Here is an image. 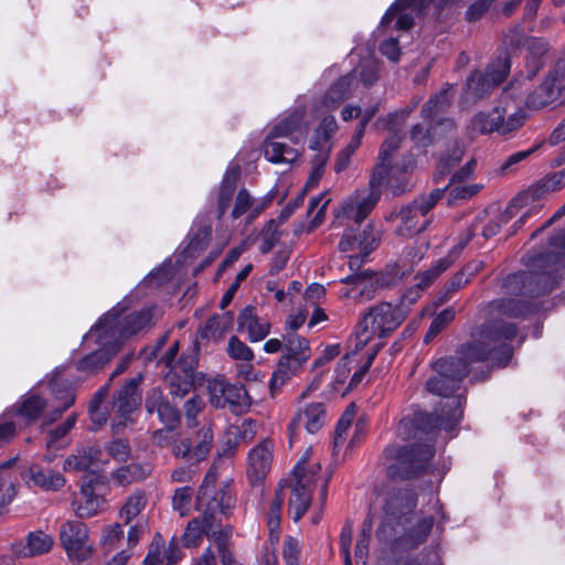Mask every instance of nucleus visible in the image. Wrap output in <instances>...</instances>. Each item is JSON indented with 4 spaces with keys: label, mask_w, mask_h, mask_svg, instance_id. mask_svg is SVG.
Wrapping results in <instances>:
<instances>
[{
    "label": "nucleus",
    "mask_w": 565,
    "mask_h": 565,
    "mask_svg": "<svg viewBox=\"0 0 565 565\" xmlns=\"http://www.w3.org/2000/svg\"><path fill=\"white\" fill-rule=\"evenodd\" d=\"M126 309L125 302H119L95 324L100 330L98 338L105 345L110 344L113 352H118L128 338L149 328L152 323L151 308L122 316Z\"/></svg>",
    "instance_id": "39448f33"
},
{
    "label": "nucleus",
    "mask_w": 565,
    "mask_h": 565,
    "mask_svg": "<svg viewBox=\"0 0 565 565\" xmlns=\"http://www.w3.org/2000/svg\"><path fill=\"white\" fill-rule=\"evenodd\" d=\"M204 407L205 402L199 395L192 396L184 403L185 420L189 427L198 425V416L202 413Z\"/></svg>",
    "instance_id": "13d9d810"
},
{
    "label": "nucleus",
    "mask_w": 565,
    "mask_h": 565,
    "mask_svg": "<svg viewBox=\"0 0 565 565\" xmlns=\"http://www.w3.org/2000/svg\"><path fill=\"white\" fill-rule=\"evenodd\" d=\"M250 397L246 388L241 384H232L227 388L226 397L220 408L228 407L233 414L239 415L248 411Z\"/></svg>",
    "instance_id": "ea45409f"
},
{
    "label": "nucleus",
    "mask_w": 565,
    "mask_h": 565,
    "mask_svg": "<svg viewBox=\"0 0 565 565\" xmlns=\"http://www.w3.org/2000/svg\"><path fill=\"white\" fill-rule=\"evenodd\" d=\"M341 281L351 285L350 288L340 291L345 298L363 301L374 297L377 279L372 274L361 273L359 275L348 276L341 279Z\"/></svg>",
    "instance_id": "2f4dec72"
},
{
    "label": "nucleus",
    "mask_w": 565,
    "mask_h": 565,
    "mask_svg": "<svg viewBox=\"0 0 565 565\" xmlns=\"http://www.w3.org/2000/svg\"><path fill=\"white\" fill-rule=\"evenodd\" d=\"M145 406L148 413H157L168 429H173L180 422L179 411L164 398L159 388L149 391Z\"/></svg>",
    "instance_id": "c85d7f7f"
},
{
    "label": "nucleus",
    "mask_w": 565,
    "mask_h": 565,
    "mask_svg": "<svg viewBox=\"0 0 565 565\" xmlns=\"http://www.w3.org/2000/svg\"><path fill=\"white\" fill-rule=\"evenodd\" d=\"M232 535V527H225L220 532H212V540L216 543L222 565H235L234 557L226 547L227 537Z\"/></svg>",
    "instance_id": "4d7b16f0"
},
{
    "label": "nucleus",
    "mask_w": 565,
    "mask_h": 565,
    "mask_svg": "<svg viewBox=\"0 0 565 565\" xmlns=\"http://www.w3.org/2000/svg\"><path fill=\"white\" fill-rule=\"evenodd\" d=\"M306 109L297 106L294 111L277 121L264 141V156L273 163H292L298 158V151L277 138H289L294 143L302 141L308 131L309 122L305 120Z\"/></svg>",
    "instance_id": "20e7f679"
},
{
    "label": "nucleus",
    "mask_w": 565,
    "mask_h": 565,
    "mask_svg": "<svg viewBox=\"0 0 565 565\" xmlns=\"http://www.w3.org/2000/svg\"><path fill=\"white\" fill-rule=\"evenodd\" d=\"M102 478L96 473H86L83 476L81 492L73 501V509L78 518L85 519L94 516L104 500L97 492V488L102 486Z\"/></svg>",
    "instance_id": "412c9836"
},
{
    "label": "nucleus",
    "mask_w": 565,
    "mask_h": 565,
    "mask_svg": "<svg viewBox=\"0 0 565 565\" xmlns=\"http://www.w3.org/2000/svg\"><path fill=\"white\" fill-rule=\"evenodd\" d=\"M460 183H449V190H450V200H467L476 195L481 189V184H461Z\"/></svg>",
    "instance_id": "e2e57ef3"
},
{
    "label": "nucleus",
    "mask_w": 565,
    "mask_h": 565,
    "mask_svg": "<svg viewBox=\"0 0 565 565\" xmlns=\"http://www.w3.org/2000/svg\"><path fill=\"white\" fill-rule=\"evenodd\" d=\"M416 504V498L412 491L399 490L390 495L385 504V510L387 514L399 518L412 512Z\"/></svg>",
    "instance_id": "58836bf2"
},
{
    "label": "nucleus",
    "mask_w": 565,
    "mask_h": 565,
    "mask_svg": "<svg viewBox=\"0 0 565 565\" xmlns=\"http://www.w3.org/2000/svg\"><path fill=\"white\" fill-rule=\"evenodd\" d=\"M211 234L212 227L210 225H201L195 222L190 233V241L184 249L185 258H195L200 255L206 248Z\"/></svg>",
    "instance_id": "a19ab883"
},
{
    "label": "nucleus",
    "mask_w": 565,
    "mask_h": 565,
    "mask_svg": "<svg viewBox=\"0 0 565 565\" xmlns=\"http://www.w3.org/2000/svg\"><path fill=\"white\" fill-rule=\"evenodd\" d=\"M521 87H522V82L520 78H514L513 81H511L510 84L503 90L500 104L498 106H495V109L501 110V111L504 110V114L502 116L503 122L509 120V116L511 114H513V113L520 114L522 117L521 122H520V128L524 125V122L526 120V116H527L526 111L520 105H516L512 102H508L507 99L508 98L514 99V98L521 96Z\"/></svg>",
    "instance_id": "c9c22d12"
},
{
    "label": "nucleus",
    "mask_w": 565,
    "mask_h": 565,
    "mask_svg": "<svg viewBox=\"0 0 565 565\" xmlns=\"http://www.w3.org/2000/svg\"><path fill=\"white\" fill-rule=\"evenodd\" d=\"M327 422V413L322 403H310L300 407L288 425L289 440L292 444L297 437V431L301 427L308 434L318 433Z\"/></svg>",
    "instance_id": "b1692460"
},
{
    "label": "nucleus",
    "mask_w": 565,
    "mask_h": 565,
    "mask_svg": "<svg viewBox=\"0 0 565 565\" xmlns=\"http://www.w3.org/2000/svg\"><path fill=\"white\" fill-rule=\"evenodd\" d=\"M231 383L227 382L223 377H215L212 380H209L207 382V392L210 397V403L213 407H221L223 399L226 397L227 388L230 387Z\"/></svg>",
    "instance_id": "603ef678"
},
{
    "label": "nucleus",
    "mask_w": 565,
    "mask_h": 565,
    "mask_svg": "<svg viewBox=\"0 0 565 565\" xmlns=\"http://www.w3.org/2000/svg\"><path fill=\"white\" fill-rule=\"evenodd\" d=\"M301 553V547L298 542L292 536H287L284 540L282 544V558L286 565H299V557Z\"/></svg>",
    "instance_id": "680f3d73"
},
{
    "label": "nucleus",
    "mask_w": 565,
    "mask_h": 565,
    "mask_svg": "<svg viewBox=\"0 0 565 565\" xmlns=\"http://www.w3.org/2000/svg\"><path fill=\"white\" fill-rule=\"evenodd\" d=\"M452 90V85L446 84L424 105L422 116L424 120L428 121V127L416 124L411 130V139L417 146L427 147L434 142L435 126H445L449 131L455 128V122L451 119L440 117L451 105Z\"/></svg>",
    "instance_id": "1a4fd4ad"
},
{
    "label": "nucleus",
    "mask_w": 565,
    "mask_h": 565,
    "mask_svg": "<svg viewBox=\"0 0 565 565\" xmlns=\"http://www.w3.org/2000/svg\"><path fill=\"white\" fill-rule=\"evenodd\" d=\"M242 438V428L238 425H230L224 435V452L233 454Z\"/></svg>",
    "instance_id": "774afa93"
},
{
    "label": "nucleus",
    "mask_w": 565,
    "mask_h": 565,
    "mask_svg": "<svg viewBox=\"0 0 565 565\" xmlns=\"http://www.w3.org/2000/svg\"><path fill=\"white\" fill-rule=\"evenodd\" d=\"M99 333V328L93 326L88 333L85 334L83 344L86 345L90 341H95L98 348L77 362L78 371L87 373L95 372L103 367L105 363L108 362L110 358L117 353L111 351L110 344L105 345L103 341H100L98 338Z\"/></svg>",
    "instance_id": "cd10ccee"
},
{
    "label": "nucleus",
    "mask_w": 565,
    "mask_h": 565,
    "mask_svg": "<svg viewBox=\"0 0 565 565\" xmlns=\"http://www.w3.org/2000/svg\"><path fill=\"white\" fill-rule=\"evenodd\" d=\"M150 473L147 465L130 463L118 468L113 472V480L118 486H128L132 482L143 480Z\"/></svg>",
    "instance_id": "c03bdc74"
},
{
    "label": "nucleus",
    "mask_w": 565,
    "mask_h": 565,
    "mask_svg": "<svg viewBox=\"0 0 565 565\" xmlns=\"http://www.w3.org/2000/svg\"><path fill=\"white\" fill-rule=\"evenodd\" d=\"M349 75L354 76L355 86L358 76L365 86H370L377 79V62L373 57H367Z\"/></svg>",
    "instance_id": "3c124183"
},
{
    "label": "nucleus",
    "mask_w": 565,
    "mask_h": 565,
    "mask_svg": "<svg viewBox=\"0 0 565 565\" xmlns=\"http://www.w3.org/2000/svg\"><path fill=\"white\" fill-rule=\"evenodd\" d=\"M196 366L194 358H181L166 376L172 396L183 397L193 387V372Z\"/></svg>",
    "instance_id": "bb28decb"
},
{
    "label": "nucleus",
    "mask_w": 565,
    "mask_h": 565,
    "mask_svg": "<svg viewBox=\"0 0 565 565\" xmlns=\"http://www.w3.org/2000/svg\"><path fill=\"white\" fill-rule=\"evenodd\" d=\"M193 497L192 488L185 486L178 488L172 497V508L181 516H185L191 508Z\"/></svg>",
    "instance_id": "5fc2aeb1"
},
{
    "label": "nucleus",
    "mask_w": 565,
    "mask_h": 565,
    "mask_svg": "<svg viewBox=\"0 0 565 565\" xmlns=\"http://www.w3.org/2000/svg\"><path fill=\"white\" fill-rule=\"evenodd\" d=\"M105 395L106 392L104 390H100L89 405L90 419L97 426L103 425L107 420L106 413L100 407L102 398Z\"/></svg>",
    "instance_id": "338daca9"
},
{
    "label": "nucleus",
    "mask_w": 565,
    "mask_h": 565,
    "mask_svg": "<svg viewBox=\"0 0 565 565\" xmlns=\"http://www.w3.org/2000/svg\"><path fill=\"white\" fill-rule=\"evenodd\" d=\"M449 408V412L444 413L440 417L434 418L433 415L428 414H418L415 419L403 418L398 424V435L403 438H409L412 436L411 430L415 428V425L419 424H433L434 427L450 429L457 422L460 420L462 416V409L460 407V401L458 398H452L447 402L446 405Z\"/></svg>",
    "instance_id": "aec40b11"
},
{
    "label": "nucleus",
    "mask_w": 565,
    "mask_h": 565,
    "mask_svg": "<svg viewBox=\"0 0 565 565\" xmlns=\"http://www.w3.org/2000/svg\"><path fill=\"white\" fill-rule=\"evenodd\" d=\"M418 104L419 99H415L411 105L390 113L384 117H380L375 121V127L379 130L388 131L390 136L381 146L377 164L370 179V188L363 191H356L343 203L337 214V218L341 223L345 220L361 223L379 202L381 185L384 182H391L395 175L405 174L413 170L415 162L412 157L404 159L402 164L395 166L391 164V160L404 138L403 127L405 121Z\"/></svg>",
    "instance_id": "f03ea898"
},
{
    "label": "nucleus",
    "mask_w": 565,
    "mask_h": 565,
    "mask_svg": "<svg viewBox=\"0 0 565 565\" xmlns=\"http://www.w3.org/2000/svg\"><path fill=\"white\" fill-rule=\"evenodd\" d=\"M451 266V259H438L429 269L423 271L417 275V284L416 289H411L409 291H417L427 288L441 273L447 270Z\"/></svg>",
    "instance_id": "49530a36"
},
{
    "label": "nucleus",
    "mask_w": 565,
    "mask_h": 565,
    "mask_svg": "<svg viewBox=\"0 0 565 565\" xmlns=\"http://www.w3.org/2000/svg\"><path fill=\"white\" fill-rule=\"evenodd\" d=\"M12 409L8 411L0 418V448L9 444L15 436L17 424L12 419Z\"/></svg>",
    "instance_id": "bf43d9fd"
},
{
    "label": "nucleus",
    "mask_w": 565,
    "mask_h": 565,
    "mask_svg": "<svg viewBox=\"0 0 565 565\" xmlns=\"http://www.w3.org/2000/svg\"><path fill=\"white\" fill-rule=\"evenodd\" d=\"M274 444L269 439L262 440L248 452L247 477L253 484L260 483L269 472L273 463Z\"/></svg>",
    "instance_id": "a878e982"
},
{
    "label": "nucleus",
    "mask_w": 565,
    "mask_h": 565,
    "mask_svg": "<svg viewBox=\"0 0 565 565\" xmlns=\"http://www.w3.org/2000/svg\"><path fill=\"white\" fill-rule=\"evenodd\" d=\"M285 500L284 488L280 487L277 492L275 500L271 502L269 512H268V529L275 530L280 525V515H281V507Z\"/></svg>",
    "instance_id": "0e129e2a"
},
{
    "label": "nucleus",
    "mask_w": 565,
    "mask_h": 565,
    "mask_svg": "<svg viewBox=\"0 0 565 565\" xmlns=\"http://www.w3.org/2000/svg\"><path fill=\"white\" fill-rule=\"evenodd\" d=\"M434 525L433 516L420 519L417 524L408 532L407 540L412 546L423 543L431 531Z\"/></svg>",
    "instance_id": "6e6d98bb"
},
{
    "label": "nucleus",
    "mask_w": 565,
    "mask_h": 565,
    "mask_svg": "<svg viewBox=\"0 0 565 565\" xmlns=\"http://www.w3.org/2000/svg\"><path fill=\"white\" fill-rule=\"evenodd\" d=\"M417 298V291H407L395 305L384 301L370 308L359 324L356 347L365 345L373 337L381 339L393 333L406 319L409 305Z\"/></svg>",
    "instance_id": "7ed1b4c3"
},
{
    "label": "nucleus",
    "mask_w": 565,
    "mask_h": 565,
    "mask_svg": "<svg viewBox=\"0 0 565 565\" xmlns=\"http://www.w3.org/2000/svg\"><path fill=\"white\" fill-rule=\"evenodd\" d=\"M216 479V470L212 467L199 489L198 504L210 505V510L221 509V512H231L235 503L234 497L228 486L215 489Z\"/></svg>",
    "instance_id": "6ab92c4d"
},
{
    "label": "nucleus",
    "mask_w": 565,
    "mask_h": 565,
    "mask_svg": "<svg viewBox=\"0 0 565 565\" xmlns=\"http://www.w3.org/2000/svg\"><path fill=\"white\" fill-rule=\"evenodd\" d=\"M428 211L417 200L402 207L398 213L392 212L388 220L398 217L401 224L396 227V234L399 236H413L424 231L430 223Z\"/></svg>",
    "instance_id": "5701e85b"
},
{
    "label": "nucleus",
    "mask_w": 565,
    "mask_h": 565,
    "mask_svg": "<svg viewBox=\"0 0 565 565\" xmlns=\"http://www.w3.org/2000/svg\"><path fill=\"white\" fill-rule=\"evenodd\" d=\"M379 238V233L374 231L373 226L367 225L358 236L360 255L366 257L374 249Z\"/></svg>",
    "instance_id": "052dcab7"
},
{
    "label": "nucleus",
    "mask_w": 565,
    "mask_h": 565,
    "mask_svg": "<svg viewBox=\"0 0 565 565\" xmlns=\"http://www.w3.org/2000/svg\"><path fill=\"white\" fill-rule=\"evenodd\" d=\"M138 380L129 381L120 388L113 402V426L120 427L131 419V414L140 405L141 395L138 391Z\"/></svg>",
    "instance_id": "4be33fe9"
},
{
    "label": "nucleus",
    "mask_w": 565,
    "mask_h": 565,
    "mask_svg": "<svg viewBox=\"0 0 565 565\" xmlns=\"http://www.w3.org/2000/svg\"><path fill=\"white\" fill-rule=\"evenodd\" d=\"M60 540L68 558L74 563H83L93 554L87 526L79 521H67L60 529Z\"/></svg>",
    "instance_id": "2eb2a0df"
},
{
    "label": "nucleus",
    "mask_w": 565,
    "mask_h": 565,
    "mask_svg": "<svg viewBox=\"0 0 565 565\" xmlns=\"http://www.w3.org/2000/svg\"><path fill=\"white\" fill-rule=\"evenodd\" d=\"M102 455L100 449L89 447L78 451L77 455L70 456L65 459V470H89L98 457Z\"/></svg>",
    "instance_id": "a18cd8bd"
},
{
    "label": "nucleus",
    "mask_w": 565,
    "mask_h": 565,
    "mask_svg": "<svg viewBox=\"0 0 565 565\" xmlns=\"http://www.w3.org/2000/svg\"><path fill=\"white\" fill-rule=\"evenodd\" d=\"M226 352L232 360L237 362H252L255 358L253 350L236 335L228 339Z\"/></svg>",
    "instance_id": "8fccbe9b"
},
{
    "label": "nucleus",
    "mask_w": 565,
    "mask_h": 565,
    "mask_svg": "<svg viewBox=\"0 0 565 565\" xmlns=\"http://www.w3.org/2000/svg\"><path fill=\"white\" fill-rule=\"evenodd\" d=\"M42 394L43 396L35 390L30 391L12 413L25 419L26 423H31L39 417L45 406H51L53 408L52 414L46 415V423H51L71 407L75 401L72 390L63 384L57 376L45 385Z\"/></svg>",
    "instance_id": "423d86ee"
},
{
    "label": "nucleus",
    "mask_w": 565,
    "mask_h": 565,
    "mask_svg": "<svg viewBox=\"0 0 565 565\" xmlns=\"http://www.w3.org/2000/svg\"><path fill=\"white\" fill-rule=\"evenodd\" d=\"M241 168L238 164H230L224 177L222 183L218 188L216 204H217V214L216 217L221 220L225 214L226 210L230 206V203L233 200V195L236 190V183L239 178Z\"/></svg>",
    "instance_id": "72a5a7b5"
},
{
    "label": "nucleus",
    "mask_w": 565,
    "mask_h": 565,
    "mask_svg": "<svg viewBox=\"0 0 565 565\" xmlns=\"http://www.w3.org/2000/svg\"><path fill=\"white\" fill-rule=\"evenodd\" d=\"M54 540L51 535L42 532H31L21 541L13 545V552L19 557H33L47 553L53 546Z\"/></svg>",
    "instance_id": "473e14b6"
},
{
    "label": "nucleus",
    "mask_w": 565,
    "mask_h": 565,
    "mask_svg": "<svg viewBox=\"0 0 565 565\" xmlns=\"http://www.w3.org/2000/svg\"><path fill=\"white\" fill-rule=\"evenodd\" d=\"M147 504V498L142 491H136L131 495L128 497L126 503L122 505L120 510V518L125 520L126 523H129L134 518H136Z\"/></svg>",
    "instance_id": "de8ad7c7"
},
{
    "label": "nucleus",
    "mask_w": 565,
    "mask_h": 565,
    "mask_svg": "<svg viewBox=\"0 0 565 565\" xmlns=\"http://www.w3.org/2000/svg\"><path fill=\"white\" fill-rule=\"evenodd\" d=\"M355 415L354 405H350L340 417L333 437V451L335 452L340 446L345 441L348 431L353 423Z\"/></svg>",
    "instance_id": "09e8293b"
},
{
    "label": "nucleus",
    "mask_w": 565,
    "mask_h": 565,
    "mask_svg": "<svg viewBox=\"0 0 565 565\" xmlns=\"http://www.w3.org/2000/svg\"><path fill=\"white\" fill-rule=\"evenodd\" d=\"M492 318L473 333L472 341L462 347L458 356L439 359L435 363L436 375L426 383V390L443 397L450 396L459 388L473 362L491 361L504 366L511 356L510 341L516 334L514 323L502 317L518 318L531 311L527 301L521 299L494 300L489 305Z\"/></svg>",
    "instance_id": "f257e3e1"
},
{
    "label": "nucleus",
    "mask_w": 565,
    "mask_h": 565,
    "mask_svg": "<svg viewBox=\"0 0 565 565\" xmlns=\"http://www.w3.org/2000/svg\"><path fill=\"white\" fill-rule=\"evenodd\" d=\"M550 255L530 256L531 270L509 275L503 282L504 292L513 296L535 297L553 289L554 268L545 265Z\"/></svg>",
    "instance_id": "0eeeda50"
},
{
    "label": "nucleus",
    "mask_w": 565,
    "mask_h": 565,
    "mask_svg": "<svg viewBox=\"0 0 565 565\" xmlns=\"http://www.w3.org/2000/svg\"><path fill=\"white\" fill-rule=\"evenodd\" d=\"M503 114L504 110H498L495 107L489 113H477L467 126L468 134L475 136L498 132L504 136L518 130L522 119L521 115L513 113L509 116V120L503 122Z\"/></svg>",
    "instance_id": "dca6fc26"
},
{
    "label": "nucleus",
    "mask_w": 565,
    "mask_h": 565,
    "mask_svg": "<svg viewBox=\"0 0 565 565\" xmlns=\"http://www.w3.org/2000/svg\"><path fill=\"white\" fill-rule=\"evenodd\" d=\"M454 308L449 307L437 315L425 335V342L431 341L441 330H444L455 318Z\"/></svg>",
    "instance_id": "864d4df0"
},
{
    "label": "nucleus",
    "mask_w": 565,
    "mask_h": 565,
    "mask_svg": "<svg viewBox=\"0 0 565 565\" xmlns=\"http://www.w3.org/2000/svg\"><path fill=\"white\" fill-rule=\"evenodd\" d=\"M181 550L175 541L164 546L162 536L157 533L149 545L148 554L143 559L145 565H172L181 558Z\"/></svg>",
    "instance_id": "c756f323"
},
{
    "label": "nucleus",
    "mask_w": 565,
    "mask_h": 565,
    "mask_svg": "<svg viewBox=\"0 0 565 565\" xmlns=\"http://www.w3.org/2000/svg\"><path fill=\"white\" fill-rule=\"evenodd\" d=\"M234 324V315L225 311L221 315H213L200 328L199 335L201 339L216 341L224 337Z\"/></svg>",
    "instance_id": "f704fd0d"
},
{
    "label": "nucleus",
    "mask_w": 565,
    "mask_h": 565,
    "mask_svg": "<svg viewBox=\"0 0 565 565\" xmlns=\"http://www.w3.org/2000/svg\"><path fill=\"white\" fill-rule=\"evenodd\" d=\"M311 448L307 449L303 457L292 470L290 479L289 514L295 522H298L307 512L312 492L317 486V476L320 471L319 462H310Z\"/></svg>",
    "instance_id": "6e6552de"
},
{
    "label": "nucleus",
    "mask_w": 565,
    "mask_h": 565,
    "mask_svg": "<svg viewBox=\"0 0 565 565\" xmlns=\"http://www.w3.org/2000/svg\"><path fill=\"white\" fill-rule=\"evenodd\" d=\"M198 510L203 513L202 516L192 519L182 535V543L185 547L198 546L203 537L207 535L212 539V529L217 522H221V516H228L231 512H221V509L210 510V505L198 504Z\"/></svg>",
    "instance_id": "f3484780"
},
{
    "label": "nucleus",
    "mask_w": 565,
    "mask_h": 565,
    "mask_svg": "<svg viewBox=\"0 0 565 565\" xmlns=\"http://www.w3.org/2000/svg\"><path fill=\"white\" fill-rule=\"evenodd\" d=\"M311 113L315 117H322V119L319 126L315 129L309 147L313 150L323 149L337 131L338 124L334 116L328 115V113L322 115L317 114L313 110V105L311 106Z\"/></svg>",
    "instance_id": "e433bc0d"
},
{
    "label": "nucleus",
    "mask_w": 565,
    "mask_h": 565,
    "mask_svg": "<svg viewBox=\"0 0 565 565\" xmlns=\"http://www.w3.org/2000/svg\"><path fill=\"white\" fill-rule=\"evenodd\" d=\"M355 88L353 75L340 77L329 87L320 100L313 103V110L322 115L337 109L344 100L353 96Z\"/></svg>",
    "instance_id": "393cba45"
},
{
    "label": "nucleus",
    "mask_w": 565,
    "mask_h": 565,
    "mask_svg": "<svg viewBox=\"0 0 565 565\" xmlns=\"http://www.w3.org/2000/svg\"><path fill=\"white\" fill-rule=\"evenodd\" d=\"M510 68L511 64L507 57H498L488 64L484 72H472L466 82L463 99L477 102L488 96L504 81Z\"/></svg>",
    "instance_id": "4468645a"
},
{
    "label": "nucleus",
    "mask_w": 565,
    "mask_h": 565,
    "mask_svg": "<svg viewBox=\"0 0 565 565\" xmlns=\"http://www.w3.org/2000/svg\"><path fill=\"white\" fill-rule=\"evenodd\" d=\"M525 105L535 110L565 105V56L557 60L541 84L527 95Z\"/></svg>",
    "instance_id": "f8f14e48"
},
{
    "label": "nucleus",
    "mask_w": 565,
    "mask_h": 565,
    "mask_svg": "<svg viewBox=\"0 0 565 565\" xmlns=\"http://www.w3.org/2000/svg\"><path fill=\"white\" fill-rule=\"evenodd\" d=\"M30 480L35 486L45 490H58L65 484L64 477L52 470H44L39 466H32L29 470Z\"/></svg>",
    "instance_id": "37998d69"
},
{
    "label": "nucleus",
    "mask_w": 565,
    "mask_h": 565,
    "mask_svg": "<svg viewBox=\"0 0 565 565\" xmlns=\"http://www.w3.org/2000/svg\"><path fill=\"white\" fill-rule=\"evenodd\" d=\"M213 445V431L210 426H203L192 438H184L175 443L173 454L189 462L205 460Z\"/></svg>",
    "instance_id": "a211bd4d"
},
{
    "label": "nucleus",
    "mask_w": 565,
    "mask_h": 565,
    "mask_svg": "<svg viewBox=\"0 0 565 565\" xmlns=\"http://www.w3.org/2000/svg\"><path fill=\"white\" fill-rule=\"evenodd\" d=\"M310 359V347L307 339L291 333L284 337V352L270 379V390H279L292 376L298 375Z\"/></svg>",
    "instance_id": "9d476101"
},
{
    "label": "nucleus",
    "mask_w": 565,
    "mask_h": 565,
    "mask_svg": "<svg viewBox=\"0 0 565 565\" xmlns=\"http://www.w3.org/2000/svg\"><path fill=\"white\" fill-rule=\"evenodd\" d=\"M268 320L256 315L254 307H246L238 316V329L246 332L250 342L263 341L270 332Z\"/></svg>",
    "instance_id": "7c9ffc66"
},
{
    "label": "nucleus",
    "mask_w": 565,
    "mask_h": 565,
    "mask_svg": "<svg viewBox=\"0 0 565 565\" xmlns=\"http://www.w3.org/2000/svg\"><path fill=\"white\" fill-rule=\"evenodd\" d=\"M457 0H396L386 11L381 21V26L386 28L396 19L395 28L397 30H409L415 17L423 12L433 10V15L437 19L443 17V7Z\"/></svg>",
    "instance_id": "ddd939ff"
},
{
    "label": "nucleus",
    "mask_w": 565,
    "mask_h": 565,
    "mask_svg": "<svg viewBox=\"0 0 565 565\" xmlns=\"http://www.w3.org/2000/svg\"><path fill=\"white\" fill-rule=\"evenodd\" d=\"M533 191L530 190L526 193H523L516 196L512 202L507 206L505 211L499 216L498 221H490L483 228L484 237H492L499 233L502 224H507L514 215L518 206L527 202L530 196H533Z\"/></svg>",
    "instance_id": "79ce46f5"
},
{
    "label": "nucleus",
    "mask_w": 565,
    "mask_h": 565,
    "mask_svg": "<svg viewBox=\"0 0 565 565\" xmlns=\"http://www.w3.org/2000/svg\"><path fill=\"white\" fill-rule=\"evenodd\" d=\"M254 201L246 189H241L236 195L234 207L232 210V217L234 220L241 217L253 207Z\"/></svg>",
    "instance_id": "69168bd1"
},
{
    "label": "nucleus",
    "mask_w": 565,
    "mask_h": 565,
    "mask_svg": "<svg viewBox=\"0 0 565 565\" xmlns=\"http://www.w3.org/2000/svg\"><path fill=\"white\" fill-rule=\"evenodd\" d=\"M526 72L527 78H533L544 65L543 56L547 52V43L543 39L532 38L526 40Z\"/></svg>",
    "instance_id": "4c0bfd02"
},
{
    "label": "nucleus",
    "mask_w": 565,
    "mask_h": 565,
    "mask_svg": "<svg viewBox=\"0 0 565 565\" xmlns=\"http://www.w3.org/2000/svg\"><path fill=\"white\" fill-rule=\"evenodd\" d=\"M385 452L387 457L394 459L388 466V476L394 479H409L426 468L435 450L431 444L423 443L401 448L390 447Z\"/></svg>",
    "instance_id": "9b49d317"
}]
</instances>
